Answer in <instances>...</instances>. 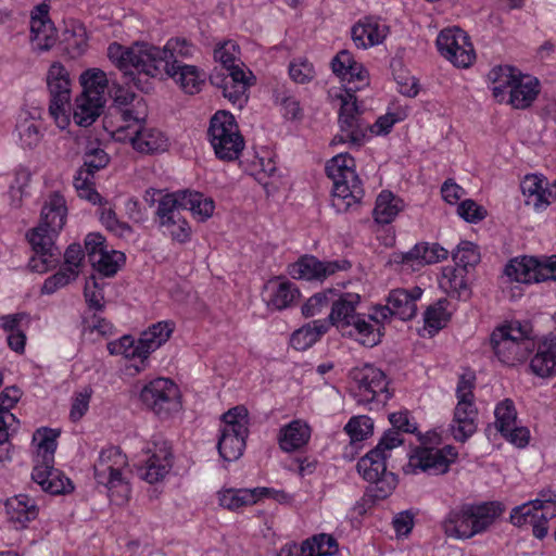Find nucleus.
Returning <instances> with one entry per match:
<instances>
[{
    "mask_svg": "<svg viewBox=\"0 0 556 556\" xmlns=\"http://www.w3.org/2000/svg\"><path fill=\"white\" fill-rule=\"evenodd\" d=\"M249 86L228 83V86L224 88L223 96L227 98L233 105L242 108L248 101L247 90Z\"/></svg>",
    "mask_w": 556,
    "mask_h": 556,
    "instance_id": "obj_63",
    "label": "nucleus"
},
{
    "mask_svg": "<svg viewBox=\"0 0 556 556\" xmlns=\"http://www.w3.org/2000/svg\"><path fill=\"white\" fill-rule=\"evenodd\" d=\"M457 213L463 219L471 224L481 222L488 215L486 210L471 199L460 202L457 207Z\"/></svg>",
    "mask_w": 556,
    "mask_h": 556,
    "instance_id": "obj_55",
    "label": "nucleus"
},
{
    "mask_svg": "<svg viewBox=\"0 0 556 556\" xmlns=\"http://www.w3.org/2000/svg\"><path fill=\"white\" fill-rule=\"evenodd\" d=\"M447 300H439L434 305L429 306L425 312V324L435 331L442 329L450 318V313L446 311Z\"/></svg>",
    "mask_w": 556,
    "mask_h": 556,
    "instance_id": "obj_49",
    "label": "nucleus"
},
{
    "mask_svg": "<svg viewBox=\"0 0 556 556\" xmlns=\"http://www.w3.org/2000/svg\"><path fill=\"white\" fill-rule=\"evenodd\" d=\"M172 466V453L162 448L159 453L152 454L146 460L144 466L138 468V475L142 480L153 484L161 481L169 472Z\"/></svg>",
    "mask_w": 556,
    "mask_h": 556,
    "instance_id": "obj_29",
    "label": "nucleus"
},
{
    "mask_svg": "<svg viewBox=\"0 0 556 556\" xmlns=\"http://www.w3.org/2000/svg\"><path fill=\"white\" fill-rule=\"evenodd\" d=\"M456 457L457 452L452 445H445L441 450L418 448L403 466V471L406 475L416 473L418 470L433 475L445 473Z\"/></svg>",
    "mask_w": 556,
    "mask_h": 556,
    "instance_id": "obj_16",
    "label": "nucleus"
},
{
    "mask_svg": "<svg viewBox=\"0 0 556 556\" xmlns=\"http://www.w3.org/2000/svg\"><path fill=\"white\" fill-rule=\"evenodd\" d=\"M78 277V270L65 266L61 267L54 275L48 277L41 288V293L52 294L60 288L67 286L72 280Z\"/></svg>",
    "mask_w": 556,
    "mask_h": 556,
    "instance_id": "obj_47",
    "label": "nucleus"
},
{
    "mask_svg": "<svg viewBox=\"0 0 556 556\" xmlns=\"http://www.w3.org/2000/svg\"><path fill=\"white\" fill-rule=\"evenodd\" d=\"M350 375L355 383L352 391L354 399L358 404L368 406L369 410H379L392 396L387 376L381 369L365 365L352 369Z\"/></svg>",
    "mask_w": 556,
    "mask_h": 556,
    "instance_id": "obj_12",
    "label": "nucleus"
},
{
    "mask_svg": "<svg viewBox=\"0 0 556 556\" xmlns=\"http://www.w3.org/2000/svg\"><path fill=\"white\" fill-rule=\"evenodd\" d=\"M83 324L85 330L98 331L103 337H109L113 333V325L97 313H93L90 318L85 317Z\"/></svg>",
    "mask_w": 556,
    "mask_h": 556,
    "instance_id": "obj_62",
    "label": "nucleus"
},
{
    "mask_svg": "<svg viewBox=\"0 0 556 556\" xmlns=\"http://www.w3.org/2000/svg\"><path fill=\"white\" fill-rule=\"evenodd\" d=\"M214 59L223 65V68L240 62V47L232 40L224 41L215 48Z\"/></svg>",
    "mask_w": 556,
    "mask_h": 556,
    "instance_id": "obj_54",
    "label": "nucleus"
},
{
    "mask_svg": "<svg viewBox=\"0 0 556 556\" xmlns=\"http://www.w3.org/2000/svg\"><path fill=\"white\" fill-rule=\"evenodd\" d=\"M544 180L536 175H527L520 184L526 204L539 211L546 207L551 201L552 191L543 186Z\"/></svg>",
    "mask_w": 556,
    "mask_h": 556,
    "instance_id": "obj_36",
    "label": "nucleus"
},
{
    "mask_svg": "<svg viewBox=\"0 0 556 556\" xmlns=\"http://www.w3.org/2000/svg\"><path fill=\"white\" fill-rule=\"evenodd\" d=\"M355 60L348 50H341L331 61L332 72L340 77L342 81H345L346 73Z\"/></svg>",
    "mask_w": 556,
    "mask_h": 556,
    "instance_id": "obj_60",
    "label": "nucleus"
},
{
    "mask_svg": "<svg viewBox=\"0 0 556 556\" xmlns=\"http://www.w3.org/2000/svg\"><path fill=\"white\" fill-rule=\"evenodd\" d=\"M149 51H154L149 43L136 42L131 47H124L113 42L108 48L110 61L122 71L123 84L128 86L132 84L137 89L148 92V70L151 62ZM157 53V51L155 50Z\"/></svg>",
    "mask_w": 556,
    "mask_h": 556,
    "instance_id": "obj_8",
    "label": "nucleus"
},
{
    "mask_svg": "<svg viewBox=\"0 0 556 556\" xmlns=\"http://www.w3.org/2000/svg\"><path fill=\"white\" fill-rule=\"evenodd\" d=\"M154 50L149 51L151 62L149 64L148 76L156 77L162 75L163 72L168 71V67L174 63H181L179 58L187 59L192 55L193 46L184 38L169 39L163 49L152 46Z\"/></svg>",
    "mask_w": 556,
    "mask_h": 556,
    "instance_id": "obj_20",
    "label": "nucleus"
},
{
    "mask_svg": "<svg viewBox=\"0 0 556 556\" xmlns=\"http://www.w3.org/2000/svg\"><path fill=\"white\" fill-rule=\"evenodd\" d=\"M509 443L522 448L528 445L530 440V431L527 427L515 424L509 427L507 432L501 433Z\"/></svg>",
    "mask_w": 556,
    "mask_h": 556,
    "instance_id": "obj_61",
    "label": "nucleus"
},
{
    "mask_svg": "<svg viewBox=\"0 0 556 556\" xmlns=\"http://www.w3.org/2000/svg\"><path fill=\"white\" fill-rule=\"evenodd\" d=\"M520 75L521 73L517 68L505 65L492 68L488 74V78L492 84H497L509 92Z\"/></svg>",
    "mask_w": 556,
    "mask_h": 556,
    "instance_id": "obj_51",
    "label": "nucleus"
},
{
    "mask_svg": "<svg viewBox=\"0 0 556 556\" xmlns=\"http://www.w3.org/2000/svg\"><path fill=\"white\" fill-rule=\"evenodd\" d=\"M351 263L348 260L321 262L315 256L305 255L289 266V274L294 279L324 280L339 270H348Z\"/></svg>",
    "mask_w": 556,
    "mask_h": 556,
    "instance_id": "obj_21",
    "label": "nucleus"
},
{
    "mask_svg": "<svg viewBox=\"0 0 556 556\" xmlns=\"http://www.w3.org/2000/svg\"><path fill=\"white\" fill-rule=\"evenodd\" d=\"M125 262V254L119 251L101 252L99 257L91 262L93 268L105 277L114 276Z\"/></svg>",
    "mask_w": 556,
    "mask_h": 556,
    "instance_id": "obj_44",
    "label": "nucleus"
},
{
    "mask_svg": "<svg viewBox=\"0 0 556 556\" xmlns=\"http://www.w3.org/2000/svg\"><path fill=\"white\" fill-rule=\"evenodd\" d=\"M105 98L80 93L75 99L73 119L80 127L91 126L101 115Z\"/></svg>",
    "mask_w": 556,
    "mask_h": 556,
    "instance_id": "obj_26",
    "label": "nucleus"
},
{
    "mask_svg": "<svg viewBox=\"0 0 556 556\" xmlns=\"http://www.w3.org/2000/svg\"><path fill=\"white\" fill-rule=\"evenodd\" d=\"M439 52L457 67H468L475 60L469 37L460 28H446L437 38Z\"/></svg>",
    "mask_w": 556,
    "mask_h": 556,
    "instance_id": "obj_17",
    "label": "nucleus"
},
{
    "mask_svg": "<svg viewBox=\"0 0 556 556\" xmlns=\"http://www.w3.org/2000/svg\"><path fill=\"white\" fill-rule=\"evenodd\" d=\"M140 400L161 418L168 417L181 406L179 389L167 378H156L146 384L140 392Z\"/></svg>",
    "mask_w": 556,
    "mask_h": 556,
    "instance_id": "obj_14",
    "label": "nucleus"
},
{
    "mask_svg": "<svg viewBox=\"0 0 556 556\" xmlns=\"http://www.w3.org/2000/svg\"><path fill=\"white\" fill-rule=\"evenodd\" d=\"M289 74L295 83L305 84L314 78L315 70L313 64L307 60L300 59L290 63Z\"/></svg>",
    "mask_w": 556,
    "mask_h": 556,
    "instance_id": "obj_56",
    "label": "nucleus"
},
{
    "mask_svg": "<svg viewBox=\"0 0 556 556\" xmlns=\"http://www.w3.org/2000/svg\"><path fill=\"white\" fill-rule=\"evenodd\" d=\"M126 466L127 457L117 446L103 450L93 466L94 479L108 488L111 502L117 506L125 505L130 497V485L123 476Z\"/></svg>",
    "mask_w": 556,
    "mask_h": 556,
    "instance_id": "obj_9",
    "label": "nucleus"
},
{
    "mask_svg": "<svg viewBox=\"0 0 556 556\" xmlns=\"http://www.w3.org/2000/svg\"><path fill=\"white\" fill-rule=\"evenodd\" d=\"M207 136L219 160L235 161L244 148V140L235 116L227 111H218L213 115Z\"/></svg>",
    "mask_w": 556,
    "mask_h": 556,
    "instance_id": "obj_11",
    "label": "nucleus"
},
{
    "mask_svg": "<svg viewBox=\"0 0 556 556\" xmlns=\"http://www.w3.org/2000/svg\"><path fill=\"white\" fill-rule=\"evenodd\" d=\"M215 208L214 201L205 198L198 191L181 190L168 193L159 201L156 215L162 226H166L173 238L180 243L190 238V226L181 216V211H190L201 220L212 216Z\"/></svg>",
    "mask_w": 556,
    "mask_h": 556,
    "instance_id": "obj_2",
    "label": "nucleus"
},
{
    "mask_svg": "<svg viewBox=\"0 0 556 556\" xmlns=\"http://www.w3.org/2000/svg\"><path fill=\"white\" fill-rule=\"evenodd\" d=\"M495 428L500 433L507 432L509 427L517 424V412L511 400L506 399L498 403L494 410Z\"/></svg>",
    "mask_w": 556,
    "mask_h": 556,
    "instance_id": "obj_45",
    "label": "nucleus"
},
{
    "mask_svg": "<svg viewBox=\"0 0 556 556\" xmlns=\"http://www.w3.org/2000/svg\"><path fill=\"white\" fill-rule=\"evenodd\" d=\"M452 258L456 265L455 267L468 271V268L479 264L481 256L476 244L470 241H462L458 243L456 251L452 252Z\"/></svg>",
    "mask_w": 556,
    "mask_h": 556,
    "instance_id": "obj_43",
    "label": "nucleus"
},
{
    "mask_svg": "<svg viewBox=\"0 0 556 556\" xmlns=\"http://www.w3.org/2000/svg\"><path fill=\"white\" fill-rule=\"evenodd\" d=\"M87 42L86 28L76 22H71L65 26L60 40L62 50L72 59H77L85 53Z\"/></svg>",
    "mask_w": 556,
    "mask_h": 556,
    "instance_id": "obj_32",
    "label": "nucleus"
},
{
    "mask_svg": "<svg viewBox=\"0 0 556 556\" xmlns=\"http://www.w3.org/2000/svg\"><path fill=\"white\" fill-rule=\"evenodd\" d=\"M468 271L458 267H446L443 270V277L448 280L450 288L462 296L464 292L468 291L466 281V274Z\"/></svg>",
    "mask_w": 556,
    "mask_h": 556,
    "instance_id": "obj_58",
    "label": "nucleus"
},
{
    "mask_svg": "<svg viewBox=\"0 0 556 556\" xmlns=\"http://www.w3.org/2000/svg\"><path fill=\"white\" fill-rule=\"evenodd\" d=\"M17 130L22 144L25 148L33 149L41 140L39 128L34 122L25 119L17 125Z\"/></svg>",
    "mask_w": 556,
    "mask_h": 556,
    "instance_id": "obj_57",
    "label": "nucleus"
},
{
    "mask_svg": "<svg viewBox=\"0 0 556 556\" xmlns=\"http://www.w3.org/2000/svg\"><path fill=\"white\" fill-rule=\"evenodd\" d=\"M448 251L437 242H419L409 251L399 255L400 263L410 267H422L446 260Z\"/></svg>",
    "mask_w": 556,
    "mask_h": 556,
    "instance_id": "obj_22",
    "label": "nucleus"
},
{
    "mask_svg": "<svg viewBox=\"0 0 556 556\" xmlns=\"http://www.w3.org/2000/svg\"><path fill=\"white\" fill-rule=\"evenodd\" d=\"M539 92V80L534 77L521 74L509 91V103L515 109H527L536 99Z\"/></svg>",
    "mask_w": 556,
    "mask_h": 556,
    "instance_id": "obj_33",
    "label": "nucleus"
},
{
    "mask_svg": "<svg viewBox=\"0 0 556 556\" xmlns=\"http://www.w3.org/2000/svg\"><path fill=\"white\" fill-rule=\"evenodd\" d=\"M164 73L174 78L181 89L190 94L199 92L200 86L204 83V78L194 65H185L176 62Z\"/></svg>",
    "mask_w": 556,
    "mask_h": 556,
    "instance_id": "obj_37",
    "label": "nucleus"
},
{
    "mask_svg": "<svg viewBox=\"0 0 556 556\" xmlns=\"http://www.w3.org/2000/svg\"><path fill=\"white\" fill-rule=\"evenodd\" d=\"M403 207V201L395 197L391 191L383 190L377 198L374 208V217L378 224H389L400 213Z\"/></svg>",
    "mask_w": 556,
    "mask_h": 556,
    "instance_id": "obj_40",
    "label": "nucleus"
},
{
    "mask_svg": "<svg viewBox=\"0 0 556 556\" xmlns=\"http://www.w3.org/2000/svg\"><path fill=\"white\" fill-rule=\"evenodd\" d=\"M422 290L419 287L413 288L410 291L405 289L392 290L387 299V304L392 311L394 317L400 320H410L416 316V301L421 296Z\"/></svg>",
    "mask_w": 556,
    "mask_h": 556,
    "instance_id": "obj_25",
    "label": "nucleus"
},
{
    "mask_svg": "<svg viewBox=\"0 0 556 556\" xmlns=\"http://www.w3.org/2000/svg\"><path fill=\"white\" fill-rule=\"evenodd\" d=\"M18 419L10 410L0 409V462L7 458L2 445L9 442V438L17 430Z\"/></svg>",
    "mask_w": 556,
    "mask_h": 556,
    "instance_id": "obj_53",
    "label": "nucleus"
},
{
    "mask_svg": "<svg viewBox=\"0 0 556 556\" xmlns=\"http://www.w3.org/2000/svg\"><path fill=\"white\" fill-rule=\"evenodd\" d=\"M100 220L109 231L118 237H127L132 232L131 226L121 222L112 207H102L100 210Z\"/></svg>",
    "mask_w": 556,
    "mask_h": 556,
    "instance_id": "obj_50",
    "label": "nucleus"
},
{
    "mask_svg": "<svg viewBox=\"0 0 556 556\" xmlns=\"http://www.w3.org/2000/svg\"><path fill=\"white\" fill-rule=\"evenodd\" d=\"M356 469L364 480L371 483L367 492L374 500L387 498L397 485V477L387 470V456L380 454V448H372L361 457Z\"/></svg>",
    "mask_w": 556,
    "mask_h": 556,
    "instance_id": "obj_13",
    "label": "nucleus"
},
{
    "mask_svg": "<svg viewBox=\"0 0 556 556\" xmlns=\"http://www.w3.org/2000/svg\"><path fill=\"white\" fill-rule=\"evenodd\" d=\"M338 549L337 540L325 533L314 535L302 543V552L308 551V556H333Z\"/></svg>",
    "mask_w": 556,
    "mask_h": 556,
    "instance_id": "obj_41",
    "label": "nucleus"
},
{
    "mask_svg": "<svg viewBox=\"0 0 556 556\" xmlns=\"http://www.w3.org/2000/svg\"><path fill=\"white\" fill-rule=\"evenodd\" d=\"M91 389H85L73 399L70 417L73 421H78L87 413L91 397Z\"/></svg>",
    "mask_w": 556,
    "mask_h": 556,
    "instance_id": "obj_59",
    "label": "nucleus"
},
{
    "mask_svg": "<svg viewBox=\"0 0 556 556\" xmlns=\"http://www.w3.org/2000/svg\"><path fill=\"white\" fill-rule=\"evenodd\" d=\"M503 510L504 507L498 502L464 504L452 509L442 526L447 536L469 539L485 531Z\"/></svg>",
    "mask_w": 556,
    "mask_h": 556,
    "instance_id": "obj_6",
    "label": "nucleus"
},
{
    "mask_svg": "<svg viewBox=\"0 0 556 556\" xmlns=\"http://www.w3.org/2000/svg\"><path fill=\"white\" fill-rule=\"evenodd\" d=\"M327 330L326 321L314 320L295 330L290 338V344L298 351H305L315 344Z\"/></svg>",
    "mask_w": 556,
    "mask_h": 556,
    "instance_id": "obj_39",
    "label": "nucleus"
},
{
    "mask_svg": "<svg viewBox=\"0 0 556 556\" xmlns=\"http://www.w3.org/2000/svg\"><path fill=\"white\" fill-rule=\"evenodd\" d=\"M536 353L530 362L534 375L548 378L556 374V336H548L536 342Z\"/></svg>",
    "mask_w": 556,
    "mask_h": 556,
    "instance_id": "obj_24",
    "label": "nucleus"
},
{
    "mask_svg": "<svg viewBox=\"0 0 556 556\" xmlns=\"http://www.w3.org/2000/svg\"><path fill=\"white\" fill-rule=\"evenodd\" d=\"M344 430L351 438V441H363L372 433L374 421L367 416H355L345 425Z\"/></svg>",
    "mask_w": 556,
    "mask_h": 556,
    "instance_id": "obj_48",
    "label": "nucleus"
},
{
    "mask_svg": "<svg viewBox=\"0 0 556 556\" xmlns=\"http://www.w3.org/2000/svg\"><path fill=\"white\" fill-rule=\"evenodd\" d=\"M266 488L250 489H225L218 492L219 505L228 510H238L242 507L253 505L257 500L268 493Z\"/></svg>",
    "mask_w": 556,
    "mask_h": 556,
    "instance_id": "obj_28",
    "label": "nucleus"
},
{
    "mask_svg": "<svg viewBox=\"0 0 556 556\" xmlns=\"http://www.w3.org/2000/svg\"><path fill=\"white\" fill-rule=\"evenodd\" d=\"M270 290L268 306L281 311L291 305V303L300 295L299 290L289 280L279 281L271 280L267 285Z\"/></svg>",
    "mask_w": 556,
    "mask_h": 556,
    "instance_id": "obj_38",
    "label": "nucleus"
},
{
    "mask_svg": "<svg viewBox=\"0 0 556 556\" xmlns=\"http://www.w3.org/2000/svg\"><path fill=\"white\" fill-rule=\"evenodd\" d=\"M478 409L471 401H458L454 410L451 432L458 442H465L477 430Z\"/></svg>",
    "mask_w": 556,
    "mask_h": 556,
    "instance_id": "obj_23",
    "label": "nucleus"
},
{
    "mask_svg": "<svg viewBox=\"0 0 556 556\" xmlns=\"http://www.w3.org/2000/svg\"><path fill=\"white\" fill-rule=\"evenodd\" d=\"M81 93L104 98L108 88L106 74L100 68H89L80 75Z\"/></svg>",
    "mask_w": 556,
    "mask_h": 556,
    "instance_id": "obj_42",
    "label": "nucleus"
},
{
    "mask_svg": "<svg viewBox=\"0 0 556 556\" xmlns=\"http://www.w3.org/2000/svg\"><path fill=\"white\" fill-rule=\"evenodd\" d=\"M340 99L339 125L341 134L333 138V143L349 141L359 147L366 137L369 125L361 117L356 98L350 100L346 97L340 96Z\"/></svg>",
    "mask_w": 556,
    "mask_h": 556,
    "instance_id": "obj_19",
    "label": "nucleus"
},
{
    "mask_svg": "<svg viewBox=\"0 0 556 556\" xmlns=\"http://www.w3.org/2000/svg\"><path fill=\"white\" fill-rule=\"evenodd\" d=\"M224 424L217 442L219 456L225 462L239 459L249 435V412L243 405L235 406L222 415Z\"/></svg>",
    "mask_w": 556,
    "mask_h": 556,
    "instance_id": "obj_10",
    "label": "nucleus"
},
{
    "mask_svg": "<svg viewBox=\"0 0 556 556\" xmlns=\"http://www.w3.org/2000/svg\"><path fill=\"white\" fill-rule=\"evenodd\" d=\"M535 339L531 324L516 320L495 328L490 343L501 363L515 366L525 362L534 351Z\"/></svg>",
    "mask_w": 556,
    "mask_h": 556,
    "instance_id": "obj_5",
    "label": "nucleus"
},
{
    "mask_svg": "<svg viewBox=\"0 0 556 556\" xmlns=\"http://www.w3.org/2000/svg\"><path fill=\"white\" fill-rule=\"evenodd\" d=\"M359 300L361 298L356 293H337L329 314V321L343 337L355 338L362 345L374 348L381 342L383 328L374 327L365 318V315L355 312Z\"/></svg>",
    "mask_w": 556,
    "mask_h": 556,
    "instance_id": "obj_3",
    "label": "nucleus"
},
{
    "mask_svg": "<svg viewBox=\"0 0 556 556\" xmlns=\"http://www.w3.org/2000/svg\"><path fill=\"white\" fill-rule=\"evenodd\" d=\"M131 144L140 153L153 154L165 151L166 138L159 129L139 125L131 138Z\"/></svg>",
    "mask_w": 556,
    "mask_h": 556,
    "instance_id": "obj_34",
    "label": "nucleus"
},
{
    "mask_svg": "<svg viewBox=\"0 0 556 556\" xmlns=\"http://www.w3.org/2000/svg\"><path fill=\"white\" fill-rule=\"evenodd\" d=\"M309 438V427L301 420H293L280 429L278 439L281 450L293 452L304 446Z\"/></svg>",
    "mask_w": 556,
    "mask_h": 556,
    "instance_id": "obj_35",
    "label": "nucleus"
},
{
    "mask_svg": "<svg viewBox=\"0 0 556 556\" xmlns=\"http://www.w3.org/2000/svg\"><path fill=\"white\" fill-rule=\"evenodd\" d=\"M47 85L50 93V114L54 118H67L71 111V79L66 68L59 62L53 63L47 74Z\"/></svg>",
    "mask_w": 556,
    "mask_h": 556,
    "instance_id": "obj_18",
    "label": "nucleus"
},
{
    "mask_svg": "<svg viewBox=\"0 0 556 556\" xmlns=\"http://www.w3.org/2000/svg\"><path fill=\"white\" fill-rule=\"evenodd\" d=\"M106 348L111 355H124L126 358L138 357L142 361L139 343H135L131 336H124L119 340L111 341Z\"/></svg>",
    "mask_w": 556,
    "mask_h": 556,
    "instance_id": "obj_52",
    "label": "nucleus"
},
{
    "mask_svg": "<svg viewBox=\"0 0 556 556\" xmlns=\"http://www.w3.org/2000/svg\"><path fill=\"white\" fill-rule=\"evenodd\" d=\"M334 298H337V291L334 289H327L315 293L303 304L302 314L305 317L318 315L324 308L333 304Z\"/></svg>",
    "mask_w": 556,
    "mask_h": 556,
    "instance_id": "obj_46",
    "label": "nucleus"
},
{
    "mask_svg": "<svg viewBox=\"0 0 556 556\" xmlns=\"http://www.w3.org/2000/svg\"><path fill=\"white\" fill-rule=\"evenodd\" d=\"M59 435V430L49 428L38 429L34 434V441H38V459L33 469L31 479L45 492L52 495L68 494L74 490L71 479L54 468V453Z\"/></svg>",
    "mask_w": 556,
    "mask_h": 556,
    "instance_id": "obj_4",
    "label": "nucleus"
},
{
    "mask_svg": "<svg viewBox=\"0 0 556 556\" xmlns=\"http://www.w3.org/2000/svg\"><path fill=\"white\" fill-rule=\"evenodd\" d=\"M66 216L64 197L60 192H52L42 205L39 225L26 235L36 254L28 263L31 271L46 273L56 265L61 251L55 247L54 238L63 229Z\"/></svg>",
    "mask_w": 556,
    "mask_h": 556,
    "instance_id": "obj_1",
    "label": "nucleus"
},
{
    "mask_svg": "<svg viewBox=\"0 0 556 556\" xmlns=\"http://www.w3.org/2000/svg\"><path fill=\"white\" fill-rule=\"evenodd\" d=\"M504 273L518 282H540V260L533 256L513 260L505 266Z\"/></svg>",
    "mask_w": 556,
    "mask_h": 556,
    "instance_id": "obj_30",
    "label": "nucleus"
},
{
    "mask_svg": "<svg viewBox=\"0 0 556 556\" xmlns=\"http://www.w3.org/2000/svg\"><path fill=\"white\" fill-rule=\"evenodd\" d=\"M85 250L88 254L90 263L99 257L101 252L106 250L105 238L99 233H89L85 239Z\"/></svg>",
    "mask_w": 556,
    "mask_h": 556,
    "instance_id": "obj_64",
    "label": "nucleus"
},
{
    "mask_svg": "<svg viewBox=\"0 0 556 556\" xmlns=\"http://www.w3.org/2000/svg\"><path fill=\"white\" fill-rule=\"evenodd\" d=\"M173 329L174 328L170 323L159 321L141 333L138 343L140 354L142 355V363L152 352H154L169 339Z\"/></svg>",
    "mask_w": 556,
    "mask_h": 556,
    "instance_id": "obj_31",
    "label": "nucleus"
},
{
    "mask_svg": "<svg viewBox=\"0 0 556 556\" xmlns=\"http://www.w3.org/2000/svg\"><path fill=\"white\" fill-rule=\"evenodd\" d=\"M83 166L77 170L74 186L81 199L92 204H102V197L93 188V177L97 172L108 166L109 154L101 148L88 147L83 155Z\"/></svg>",
    "mask_w": 556,
    "mask_h": 556,
    "instance_id": "obj_15",
    "label": "nucleus"
},
{
    "mask_svg": "<svg viewBox=\"0 0 556 556\" xmlns=\"http://www.w3.org/2000/svg\"><path fill=\"white\" fill-rule=\"evenodd\" d=\"M355 160L348 153L333 156L326 164L327 176L332 180V206L346 212L364 197L362 181L355 173Z\"/></svg>",
    "mask_w": 556,
    "mask_h": 556,
    "instance_id": "obj_7",
    "label": "nucleus"
},
{
    "mask_svg": "<svg viewBox=\"0 0 556 556\" xmlns=\"http://www.w3.org/2000/svg\"><path fill=\"white\" fill-rule=\"evenodd\" d=\"M4 507L9 521L18 525L21 528H24L27 522L35 520L38 516V506L35 500L26 494L8 498Z\"/></svg>",
    "mask_w": 556,
    "mask_h": 556,
    "instance_id": "obj_27",
    "label": "nucleus"
}]
</instances>
